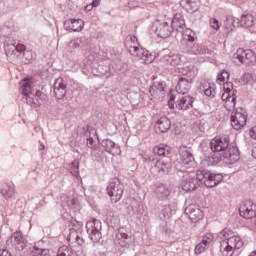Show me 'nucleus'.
Masks as SVG:
<instances>
[{
  "instance_id": "nucleus-6",
  "label": "nucleus",
  "mask_w": 256,
  "mask_h": 256,
  "mask_svg": "<svg viewBox=\"0 0 256 256\" xmlns=\"http://www.w3.org/2000/svg\"><path fill=\"white\" fill-rule=\"evenodd\" d=\"M124 191L125 187L119 178H113L110 180L107 186V194L111 197L112 203H118V201H121Z\"/></svg>"
},
{
  "instance_id": "nucleus-12",
  "label": "nucleus",
  "mask_w": 256,
  "mask_h": 256,
  "mask_svg": "<svg viewBox=\"0 0 256 256\" xmlns=\"http://www.w3.org/2000/svg\"><path fill=\"white\" fill-rule=\"evenodd\" d=\"M239 213L244 219H253L256 216V206L251 201L242 202Z\"/></svg>"
},
{
  "instance_id": "nucleus-51",
  "label": "nucleus",
  "mask_w": 256,
  "mask_h": 256,
  "mask_svg": "<svg viewBox=\"0 0 256 256\" xmlns=\"http://www.w3.org/2000/svg\"><path fill=\"white\" fill-rule=\"evenodd\" d=\"M69 47L71 49H81L80 44H79V38H77L76 40L70 41Z\"/></svg>"
},
{
  "instance_id": "nucleus-30",
  "label": "nucleus",
  "mask_w": 256,
  "mask_h": 256,
  "mask_svg": "<svg viewBox=\"0 0 256 256\" xmlns=\"http://www.w3.org/2000/svg\"><path fill=\"white\" fill-rule=\"evenodd\" d=\"M239 23H240L241 27L249 29V27H253V25L255 23V18L253 17V14H251V13H244L241 16Z\"/></svg>"
},
{
  "instance_id": "nucleus-16",
  "label": "nucleus",
  "mask_w": 256,
  "mask_h": 256,
  "mask_svg": "<svg viewBox=\"0 0 256 256\" xmlns=\"http://www.w3.org/2000/svg\"><path fill=\"white\" fill-rule=\"evenodd\" d=\"M124 45L130 55H139V52L141 51V48H139V42L137 40V36L135 35H128L126 37V40L124 42Z\"/></svg>"
},
{
  "instance_id": "nucleus-64",
  "label": "nucleus",
  "mask_w": 256,
  "mask_h": 256,
  "mask_svg": "<svg viewBox=\"0 0 256 256\" xmlns=\"http://www.w3.org/2000/svg\"><path fill=\"white\" fill-rule=\"evenodd\" d=\"M252 133H254V134L256 135V126H254V127L252 128Z\"/></svg>"
},
{
  "instance_id": "nucleus-29",
  "label": "nucleus",
  "mask_w": 256,
  "mask_h": 256,
  "mask_svg": "<svg viewBox=\"0 0 256 256\" xmlns=\"http://www.w3.org/2000/svg\"><path fill=\"white\" fill-rule=\"evenodd\" d=\"M156 129H158L160 133H167V131L171 129V120H169L167 117H161L157 121Z\"/></svg>"
},
{
  "instance_id": "nucleus-10",
  "label": "nucleus",
  "mask_w": 256,
  "mask_h": 256,
  "mask_svg": "<svg viewBox=\"0 0 256 256\" xmlns=\"http://www.w3.org/2000/svg\"><path fill=\"white\" fill-rule=\"evenodd\" d=\"M131 242V237L127 233L120 232L117 235V239L115 240V247L112 249L114 256L123 255V249L125 247H129V243ZM121 247V248H119Z\"/></svg>"
},
{
  "instance_id": "nucleus-46",
  "label": "nucleus",
  "mask_w": 256,
  "mask_h": 256,
  "mask_svg": "<svg viewBox=\"0 0 256 256\" xmlns=\"http://www.w3.org/2000/svg\"><path fill=\"white\" fill-rule=\"evenodd\" d=\"M196 36L195 33L193 34H189L188 36H184L182 43H186V47L185 49H187L189 47V45H193V42L195 41Z\"/></svg>"
},
{
  "instance_id": "nucleus-25",
  "label": "nucleus",
  "mask_w": 256,
  "mask_h": 256,
  "mask_svg": "<svg viewBox=\"0 0 256 256\" xmlns=\"http://www.w3.org/2000/svg\"><path fill=\"white\" fill-rule=\"evenodd\" d=\"M156 33L161 39H167L173 33V28L169 23L163 22L156 27Z\"/></svg>"
},
{
  "instance_id": "nucleus-53",
  "label": "nucleus",
  "mask_w": 256,
  "mask_h": 256,
  "mask_svg": "<svg viewBox=\"0 0 256 256\" xmlns=\"http://www.w3.org/2000/svg\"><path fill=\"white\" fill-rule=\"evenodd\" d=\"M214 237L212 233H207L206 236L202 239L206 244H210L213 241Z\"/></svg>"
},
{
  "instance_id": "nucleus-40",
  "label": "nucleus",
  "mask_w": 256,
  "mask_h": 256,
  "mask_svg": "<svg viewBox=\"0 0 256 256\" xmlns=\"http://www.w3.org/2000/svg\"><path fill=\"white\" fill-rule=\"evenodd\" d=\"M56 256H73V250L67 245H63L58 249Z\"/></svg>"
},
{
  "instance_id": "nucleus-61",
  "label": "nucleus",
  "mask_w": 256,
  "mask_h": 256,
  "mask_svg": "<svg viewBox=\"0 0 256 256\" xmlns=\"http://www.w3.org/2000/svg\"><path fill=\"white\" fill-rule=\"evenodd\" d=\"M252 157L256 159V147L252 149Z\"/></svg>"
},
{
  "instance_id": "nucleus-1",
  "label": "nucleus",
  "mask_w": 256,
  "mask_h": 256,
  "mask_svg": "<svg viewBox=\"0 0 256 256\" xmlns=\"http://www.w3.org/2000/svg\"><path fill=\"white\" fill-rule=\"evenodd\" d=\"M210 149L215 153L211 158L213 165L221 163L223 159L226 163H237L239 161V148L229 144V138L216 137L210 142Z\"/></svg>"
},
{
  "instance_id": "nucleus-23",
  "label": "nucleus",
  "mask_w": 256,
  "mask_h": 256,
  "mask_svg": "<svg viewBox=\"0 0 256 256\" xmlns=\"http://www.w3.org/2000/svg\"><path fill=\"white\" fill-rule=\"evenodd\" d=\"M191 85H193L191 80H187L185 77H180L176 85V91L177 93H180V95H185L191 91Z\"/></svg>"
},
{
  "instance_id": "nucleus-26",
  "label": "nucleus",
  "mask_w": 256,
  "mask_h": 256,
  "mask_svg": "<svg viewBox=\"0 0 256 256\" xmlns=\"http://www.w3.org/2000/svg\"><path fill=\"white\" fill-rule=\"evenodd\" d=\"M171 25H172V30H175L178 33H181V31L185 29V19H183V16H181V14H176L171 21Z\"/></svg>"
},
{
  "instance_id": "nucleus-2",
  "label": "nucleus",
  "mask_w": 256,
  "mask_h": 256,
  "mask_svg": "<svg viewBox=\"0 0 256 256\" xmlns=\"http://www.w3.org/2000/svg\"><path fill=\"white\" fill-rule=\"evenodd\" d=\"M221 181H223L222 174L211 173L209 170H198L196 172V178L189 177L182 181V189L186 191V193L195 191V189H197V183H201V185L213 189V187H217Z\"/></svg>"
},
{
  "instance_id": "nucleus-38",
  "label": "nucleus",
  "mask_w": 256,
  "mask_h": 256,
  "mask_svg": "<svg viewBox=\"0 0 256 256\" xmlns=\"http://www.w3.org/2000/svg\"><path fill=\"white\" fill-rule=\"evenodd\" d=\"M79 233H81V231L70 229V232L68 235V241L77 243V245H83V238H81V236H79Z\"/></svg>"
},
{
  "instance_id": "nucleus-58",
  "label": "nucleus",
  "mask_w": 256,
  "mask_h": 256,
  "mask_svg": "<svg viewBox=\"0 0 256 256\" xmlns=\"http://www.w3.org/2000/svg\"><path fill=\"white\" fill-rule=\"evenodd\" d=\"M48 255H49V249L40 248V256H48Z\"/></svg>"
},
{
  "instance_id": "nucleus-54",
  "label": "nucleus",
  "mask_w": 256,
  "mask_h": 256,
  "mask_svg": "<svg viewBox=\"0 0 256 256\" xmlns=\"http://www.w3.org/2000/svg\"><path fill=\"white\" fill-rule=\"evenodd\" d=\"M128 7L130 9H136V7H139V1H137V0H130L128 2Z\"/></svg>"
},
{
  "instance_id": "nucleus-7",
  "label": "nucleus",
  "mask_w": 256,
  "mask_h": 256,
  "mask_svg": "<svg viewBox=\"0 0 256 256\" xmlns=\"http://www.w3.org/2000/svg\"><path fill=\"white\" fill-rule=\"evenodd\" d=\"M101 229H103V225L99 219L89 220L86 223V231L88 233V237L91 239V241H93V243H98V241L101 240Z\"/></svg>"
},
{
  "instance_id": "nucleus-15",
  "label": "nucleus",
  "mask_w": 256,
  "mask_h": 256,
  "mask_svg": "<svg viewBox=\"0 0 256 256\" xmlns=\"http://www.w3.org/2000/svg\"><path fill=\"white\" fill-rule=\"evenodd\" d=\"M54 97L57 99H63L67 95V83L63 78H57L53 85Z\"/></svg>"
},
{
  "instance_id": "nucleus-24",
  "label": "nucleus",
  "mask_w": 256,
  "mask_h": 256,
  "mask_svg": "<svg viewBox=\"0 0 256 256\" xmlns=\"http://www.w3.org/2000/svg\"><path fill=\"white\" fill-rule=\"evenodd\" d=\"M177 211V203L170 202L168 205H164L162 211L160 213V219L162 221H167V219H171L173 213Z\"/></svg>"
},
{
  "instance_id": "nucleus-43",
  "label": "nucleus",
  "mask_w": 256,
  "mask_h": 256,
  "mask_svg": "<svg viewBox=\"0 0 256 256\" xmlns=\"http://www.w3.org/2000/svg\"><path fill=\"white\" fill-rule=\"evenodd\" d=\"M70 173H71L74 177H78V176H79V161L74 160V161L70 164Z\"/></svg>"
},
{
  "instance_id": "nucleus-4",
  "label": "nucleus",
  "mask_w": 256,
  "mask_h": 256,
  "mask_svg": "<svg viewBox=\"0 0 256 256\" xmlns=\"http://www.w3.org/2000/svg\"><path fill=\"white\" fill-rule=\"evenodd\" d=\"M19 91L23 95L27 105H36L37 107L41 105V101L39 100L41 91L33 86V83L29 82V80H23L20 83Z\"/></svg>"
},
{
  "instance_id": "nucleus-45",
  "label": "nucleus",
  "mask_w": 256,
  "mask_h": 256,
  "mask_svg": "<svg viewBox=\"0 0 256 256\" xmlns=\"http://www.w3.org/2000/svg\"><path fill=\"white\" fill-rule=\"evenodd\" d=\"M78 43H79L80 49H82V51L89 50V40H87V38H85V37L78 38Z\"/></svg>"
},
{
  "instance_id": "nucleus-11",
  "label": "nucleus",
  "mask_w": 256,
  "mask_h": 256,
  "mask_svg": "<svg viewBox=\"0 0 256 256\" xmlns=\"http://www.w3.org/2000/svg\"><path fill=\"white\" fill-rule=\"evenodd\" d=\"M7 243H10L16 251H23L27 247V240L23 237V233L19 231L14 232Z\"/></svg>"
},
{
  "instance_id": "nucleus-13",
  "label": "nucleus",
  "mask_w": 256,
  "mask_h": 256,
  "mask_svg": "<svg viewBox=\"0 0 256 256\" xmlns=\"http://www.w3.org/2000/svg\"><path fill=\"white\" fill-rule=\"evenodd\" d=\"M185 213L194 223H197V221H201L204 215L203 210H201V206L197 204H190L188 207L185 208Z\"/></svg>"
},
{
  "instance_id": "nucleus-19",
  "label": "nucleus",
  "mask_w": 256,
  "mask_h": 256,
  "mask_svg": "<svg viewBox=\"0 0 256 256\" xmlns=\"http://www.w3.org/2000/svg\"><path fill=\"white\" fill-rule=\"evenodd\" d=\"M149 93L151 94L154 99H163L165 97V84L161 82H155L149 89Z\"/></svg>"
},
{
  "instance_id": "nucleus-14",
  "label": "nucleus",
  "mask_w": 256,
  "mask_h": 256,
  "mask_svg": "<svg viewBox=\"0 0 256 256\" xmlns=\"http://www.w3.org/2000/svg\"><path fill=\"white\" fill-rule=\"evenodd\" d=\"M193 103H195V98L191 95H185L178 98L175 107L179 111H189V109H193Z\"/></svg>"
},
{
  "instance_id": "nucleus-32",
  "label": "nucleus",
  "mask_w": 256,
  "mask_h": 256,
  "mask_svg": "<svg viewBox=\"0 0 256 256\" xmlns=\"http://www.w3.org/2000/svg\"><path fill=\"white\" fill-rule=\"evenodd\" d=\"M224 91L227 95L226 99H228V101H231L235 105V101H237V97L235 96V93H237V91L233 90V82L226 81L224 83Z\"/></svg>"
},
{
  "instance_id": "nucleus-31",
  "label": "nucleus",
  "mask_w": 256,
  "mask_h": 256,
  "mask_svg": "<svg viewBox=\"0 0 256 256\" xmlns=\"http://www.w3.org/2000/svg\"><path fill=\"white\" fill-rule=\"evenodd\" d=\"M161 60L164 61V63L171 65V67H177L178 65H181V56L178 54L164 55L162 56Z\"/></svg>"
},
{
  "instance_id": "nucleus-44",
  "label": "nucleus",
  "mask_w": 256,
  "mask_h": 256,
  "mask_svg": "<svg viewBox=\"0 0 256 256\" xmlns=\"http://www.w3.org/2000/svg\"><path fill=\"white\" fill-rule=\"evenodd\" d=\"M229 79V72L227 70H222L217 77V83H225Z\"/></svg>"
},
{
  "instance_id": "nucleus-5",
  "label": "nucleus",
  "mask_w": 256,
  "mask_h": 256,
  "mask_svg": "<svg viewBox=\"0 0 256 256\" xmlns=\"http://www.w3.org/2000/svg\"><path fill=\"white\" fill-rule=\"evenodd\" d=\"M4 50L8 59L13 63H17L21 59L23 51H25V45L17 42L13 38H6L4 41Z\"/></svg>"
},
{
  "instance_id": "nucleus-28",
  "label": "nucleus",
  "mask_w": 256,
  "mask_h": 256,
  "mask_svg": "<svg viewBox=\"0 0 256 256\" xmlns=\"http://www.w3.org/2000/svg\"><path fill=\"white\" fill-rule=\"evenodd\" d=\"M180 5H183L188 13H197L199 11L198 0H181Z\"/></svg>"
},
{
  "instance_id": "nucleus-55",
  "label": "nucleus",
  "mask_w": 256,
  "mask_h": 256,
  "mask_svg": "<svg viewBox=\"0 0 256 256\" xmlns=\"http://www.w3.org/2000/svg\"><path fill=\"white\" fill-rule=\"evenodd\" d=\"M168 106L170 109H175V96L173 94L170 95V99L168 100Z\"/></svg>"
},
{
  "instance_id": "nucleus-33",
  "label": "nucleus",
  "mask_w": 256,
  "mask_h": 256,
  "mask_svg": "<svg viewBox=\"0 0 256 256\" xmlns=\"http://www.w3.org/2000/svg\"><path fill=\"white\" fill-rule=\"evenodd\" d=\"M181 73V77H185V79L187 81H192L195 79L197 73L195 72V68H193V66H187V67H183L180 70Z\"/></svg>"
},
{
  "instance_id": "nucleus-36",
  "label": "nucleus",
  "mask_w": 256,
  "mask_h": 256,
  "mask_svg": "<svg viewBox=\"0 0 256 256\" xmlns=\"http://www.w3.org/2000/svg\"><path fill=\"white\" fill-rule=\"evenodd\" d=\"M180 156L183 165H193L195 162V157H193V153H191L189 150H182L180 152Z\"/></svg>"
},
{
  "instance_id": "nucleus-21",
  "label": "nucleus",
  "mask_w": 256,
  "mask_h": 256,
  "mask_svg": "<svg viewBox=\"0 0 256 256\" xmlns=\"http://www.w3.org/2000/svg\"><path fill=\"white\" fill-rule=\"evenodd\" d=\"M101 145L106 153H110V155H121V148L111 139L103 140Z\"/></svg>"
},
{
  "instance_id": "nucleus-41",
  "label": "nucleus",
  "mask_w": 256,
  "mask_h": 256,
  "mask_svg": "<svg viewBox=\"0 0 256 256\" xmlns=\"http://www.w3.org/2000/svg\"><path fill=\"white\" fill-rule=\"evenodd\" d=\"M224 27H225L227 33H231V31H233V29H235V18L227 17L224 22Z\"/></svg>"
},
{
  "instance_id": "nucleus-60",
  "label": "nucleus",
  "mask_w": 256,
  "mask_h": 256,
  "mask_svg": "<svg viewBox=\"0 0 256 256\" xmlns=\"http://www.w3.org/2000/svg\"><path fill=\"white\" fill-rule=\"evenodd\" d=\"M93 4H89L85 7V11H91L93 9Z\"/></svg>"
},
{
  "instance_id": "nucleus-56",
  "label": "nucleus",
  "mask_w": 256,
  "mask_h": 256,
  "mask_svg": "<svg viewBox=\"0 0 256 256\" xmlns=\"http://www.w3.org/2000/svg\"><path fill=\"white\" fill-rule=\"evenodd\" d=\"M181 33H182V37H187L189 35H195V32H193V30H191L189 28L182 30Z\"/></svg>"
},
{
  "instance_id": "nucleus-3",
  "label": "nucleus",
  "mask_w": 256,
  "mask_h": 256,
  "mask_svg": "<svg viewBox=\"0 0 256 256\" xmlns=\"http://www.w3.org/2000/svg\"><path fill=\"white\" fill-rule=\"evenodd\" d=\"M220 241V252L223 256H233L235 249L243 247V240L239 236H235L233 230L224 228L217 236Z\"/></svg>"
},
{
  "instance_id": "nucleus-59",
  "label": "nucleus",
  "mask_w": 256,
  "mask_h": 256,
  "mask_svg": "<svg viewBox=\"0 0 256 256\" xmlns=\"http://www.w3.org/2000/svg\"><path fill=\"white\" fill-rule=\"evenodd\" d=\"M91 4L94 7H99L101 5V0H93Z\"/></svg>"
},
{
  "instance_id": "nucleus-8",
  "label": "nucleus",
  "mask_w": 256,
  "mask_h": 256,
  "mask_svg": "<svg viewBox=\"0 0 256 256\" xmlns=\"http://www.w3.org/2000/svg\"><path fill=\"white\" fill-rule=\"evenodd\" d=\"M233 61H235V63L239 61V63H242V65H255L256 55L255 52H252L251 50L239 48L233 56Z\"/></svg>"
},
{
  "instance_id": "nucleus-62",
  "label": "nucleus",
  "mask_w": 256,
  "mask_h": 256,
  "mask_svg": "<svg viewBox=\"0 0 256 256\" xmlns=\"http://www.w3.org/2000/svg\"><path fill=\"white\" fill-rule=\"evenodd\" d=\"M222 99H223V101H225V99H226L227 101H229V99H227V93H224V94L222 95Z\"/></svg>"
},
{
  "instance_id": "nucleus-27",
  "label": "nucleus",
  "mask_w": 256,
  "mask_h": 256,
  "mask_svg": "<svg viewBox=\"0 0 256 256\" xmlns=\"http://www.w3.org/2000/svg\"><path fill=\"white\" fill-rule=\"evenodd\" d=\"M1 194L5 199H11L15 195V184L13 182L2 184Z\"/></svg>"
},
{
  "instance_id": "nucleus-47",
  "label": "nucleus",
  "mask_w": 256,
  "mask_h": 256,
  "mask_svg": "<svg viewBox=\"0 0 256 256\" xmlns=\"http://www.w3.org/2000/svg\"><path fill=\"white\" fill-rule=\"evenodd\" d=\"M209 244H206L203 240L202 242H200L196 247H195V253H197L198 255L203 253V251H205V249H207V246Z\"/></svg>"
},
{
  "instance_id": "nucleus-20",
  "label": "nucleus",
  "mask_w": 256,
  "mask_h": 256,
  "mask_svg": "<svg viewBox=\"0 0 256 256\" xmlns=\"http://www.w3.org/2000/svg\"><path fill=\"white\" fill-rule=\"evenodd\" d=\"M85 22L82 19H68L64 21V29L66 31H82Z\"/></svg>"
},
{
  "instance_id": "nucleus-39",
  "label": "nucleus",
  "mask_w": 256,
  "mask_h": 256,
  "mask_svg": "<svg viewBox=\"0 0 256 256\" xmlns=\"http://www.w3.org/2000/svg\"><path fill=\"white\" fill-rule=\"evenodd\" d=\"M66 205L71 211H74V213H77V211L81 210L79 200H77L76 198H67Z\"/></svg>"
},
{
  "instance_id": "nucleus-9",
  "label": "nucleus",
  "mask_w": 256,
  "mask_h": 256,
  "mask_svg": "<svg viewBox=\"0 0 256 256\" xmlns=\"http://www.w3.org/2000/svg\"><path fill=\"white\" fill-rule=\"evenodd\" d=\"M230 121L231 126L236 131L243 129V126L247 125V111L243 108L236 109V111L232 112Z\"/></svg>"
},
{
  "instance_id": "nucleus-18",
  "label": "nucleus",
  "mask_w": 256,
  "mask_h": 256,
  "mask_svg": "<svg viewBox=\"0 0 256 256\" xmlns=\"http://www.w3.org/2000/svg\"><path fill=\"white\" fill-rule=\"evenodd\" d=\"M185 53L189 55H211V50L203 44H191L185 48Z\"/></svg>"
},
{
  "instance_id": "nucleus-17",
  "label": "nucleus",
  "mask_w": 256,
  "mask_h": 256,
  "mask_svg": "<svg viewBox=\"0 0 256 256\" xmlns=\"http://www.w3.org/2000/svg\"><path fill=\"white\" fill-rule=\"evenodd\" d=\"M172 167L173 166L170 160H157L155 166L153 167V171L158 173L160 177H163V175H169Z\"/></svg>"
},
{
  "instance_id": "nucleus-48",
  "label": "nucleus",
  "mask_w": 256,
  "mask_h": 256,
  "mask_svg": "<svg viewBox=\"0 0 256 256\" xmlns=\"http://www.w3.org/2000/svg\"><path fill=\"white\" fill-rule=\"evenodd\" d=\"M87 147L92 149V151H97V149H99V145L95 144V140H93L92 137L87 138Z\"/></svg>"
},
{
  "instance_id": "nucleus-50",
  "label": "nucleus",
  "mask_w": 256,
  "mask_h": 256,
  "mask_svg": "<svg viewBox=\"0 0 256 256\" xmlns=\"http://www.w3.org/2000/svg\"><path fill=\"white\" fill-rule=\"evenodd\" d=\"M210 27H212V29H215L216 31L219 30V20L215 18L210 19Z\"/></svg>"
},
{
  "instance_id": "nucleus-34",
  "label": "nucleus",
  "mask_w": 256,
  "mask_h": 256,
  "mask_svg": "<svg viewBox=\"0 0 256 256\" xmlns=\"http://www.w3.org/2000/svg\"><path fill=\"white\" fill-rule=\"evenodd\" d=\"M154 155H158V157H168L171 153V148L167 145H158L153 148Z\"/></svg>"
},
{
  "instance_id": "nucleus-37",
  "label": "nucleus",
  "mask_w": 256,
  "mask_h": 256,
  "mask_svg": "<svg viewBox=\"0 0 256 256\" xmlns=\"http://www.w3.org/2000/svg\"><path fill=\"white\" fill-rule=\"evenodd\" d=\"M201 89L204 93V95H206V97H210L211 99H213V97H215V84H211V83H204L201 86Z\"/></svg>"
},
{
  "instance_id": "nucleus-52",
  "label": "nucleus",
  "mask_w": 256,
  "mask_h": 256,
  "mask_svg": "<svg viewBox=\"0 0 256 256\" xmlns=\"http://www.w3.org/2000/svg\"><path fill=\"white\" fill-rule=\"evenodd\" d=\"M31 256H41V248L39 246L35 245L33 249L31 250Z\"/></svg>"
},
{
  "instance_id": "nucleus-57",
  "label": "nucleus",
  "mask_w": 256,
  "mask_h": 256,
  "mask_svg": "<svg viewBox=\"0 0 256 256\" xmlns=\"http://www.w3.org/2000/svg\"><path fill=\"white\" fill-rule=\"evenodd\" d=\"M144 161H148V162L156 161L155 155H146V156H144Z\"/></svg>"
},
{
  "instance_id": "nucleus-22",
  "label": "nucleus",
  "mask_w": 256,
  "mask_h": 256,
  "mask_svg": "<svg viewBox=\"0 0 256 256\" xmlns=\"http://www.w3.org/2000/svg\"><path fill=\"white\" fill-rule=\"evenodd\" d=\"M154 195L159 201H165L169 199V195H171V190L165 184H158L154 190Z\"/></svg>"
},
{
  "instance_id": "nucleus-42",
  "label": "nucleus",
  "mask_w": 256,
  "mask_h": 256,
  "mask_svg": "<svg viewBox=\"0 0 256 256\" xmlns=\"http://www.w3.org/2000/svg\"><path fill=\"white\" fill-rule=\"evenodd\" d=\"M70 229L74 231H81V229H83V222L78 221L77 219H72L70 221Z\"/></svg>"
},
{
  "instance_id": "nucleus-35",
  "label": "nucleus",
  "mask_w": 256,
  "mask_h": 256,
  "mask_svg": "<svg viewBox=\"0 0 256 256\" xmlns=\"http://www.w3.org/2000/svg\"><path fill=\"white\" fill-rule=\"evenodd\" d=\"M133 57H138L146 65H149V63H153V61L155 60V57H153L152 54L149 53V51L143 50V48L140 49L139 55H133Z\"/></svg>"
},
{
  "instance_id": "nucleus-49",
  "label": "nucleus",
  "mask_w": 256,
  "mask_h": 256,
  "mask_svg": "<svg viewBox=\"0 0 256 256\" xmlns=\"http://www.w3.org/2000/svg\"><path fill=\"white\" fill-rule=\"evenodd\" d=\"M19 59H25V61H27L26 63H31V59H33V56L31 55V52L22 50V54Z\"/></svg>"
},
{
  "instance_id": "nucleus-63",
  "label": "nucleus",
  "mask_w": 256,
  "mask_h": 256,
  "mask_svg": "<svg viewBox=\"0 0 256 256\" xmlns=\"http://www.w3.org/2000/svg\"><path fill=\"white\" fill-rule=\"evenodd\" d=\"M248 256H256V250L251 252L250 255H248Z\"/></svg>"
}]
</instances>
